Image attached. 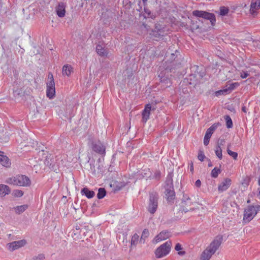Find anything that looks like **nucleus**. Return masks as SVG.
I'll return each mask as SVG.
<instances>
[{
	"instance_id": "f257e3e1",
	"label": "nucleus",
	"mask_w": 260,
	"mask_h": 260,
	"mask_svg": "<svg viewBox=\"0 0 260 260\" xmlns=\"http://www.w3.org/2000/svg\"><path fill=\"white\" fill-rule=\"evenodd\" d=\"M222 241V236L218 235L216 236L202 252L200 257L201 260H209L219 248Z\"/></svg>"
},
{
	"instance_id": "f03ea898",
	"label": "nucleus",
	"mask_w": 260,
	"mask_h": 260,
	"mask_svg": "<svg viewBox=\"0 0 260 260\" xmlns=\"http://www.w3.org/2000/svg\"><path fill=\"white\" fill-rule=\"evenodd\" d=\"M6 182L10 184L19 186H29L31 183L29 178L22 175L8 178Z\"/></svg>"
},
{
	"instance_id": "7ed1b4c3",
	"label": "nucleus",
	"mask_w": 260,
	"mask_h": 260,
	"mask_svg": "<svg viewBox=\"0 0 260 260\" xmlns=\"http://www.w3.org/2000/svg\"><path fill=\"white\" fill-rule=\"evenodd\" d=\"M172 246V242L167 241L160 245L155 251V255L156 258H160L167 255L170 252Z\"/></svg>"
},
{
	"instance_id": "20e7f679",
	"label": "nucleus",
	"mask_w": 260,
	"mask_h": 260,
	"mask_svg": "<svg viewBox=\"0 0 260 260\" xmlns=\"http://www.w3.org/2000/svg\"><path fill=\"white\" fill-rule=\"evenodd\" d=\"M260 206H254L253 205H249L244 210L243 214V221L249 222L257 214Z\"/></svg>"
},
{
	"instance_id": "39448f33",
	"label": "nucleus",
	"mask_w": 260,
	"mask_h": 260,
	"mask_svg": "<svg viewBox=\"0 0 260 260\" xmlns=\"http://www.w3.org/2000/svg\"><path fill=\"white\" fill-rule=\"evenodd\" d=\"M158 195L156 192H152L149 194L147 209L149 213L154 214L158 207Z\"/></svg>"
},
{
	"instance_id": "423d86ee",
	"label": "nucleus",
	"mask_w": 260,
	"mask_h": 260,
	"mask_svg": "<svg viewBox=\"0 0 260 260\" xmlns=\"http://www.w3.org/2000/svg\"><path fill=\"white\" fill-rule=\"evenodd\" d=\"M192 15L197 17L203 18L210 20L211 25L214 26L216 22V18L214 14L204 11L195 10L192 12Z\"/></svg>"
},
{
	"instance_id": "0eeeda50",
	"label": "nucleus",
	"mask_w": 260,
	"mask_h": 260,
	"mask_svg": "<svg viewBox=\"0 0 260 260\" xmlns=\"http://www.w3.org/2000/svg\"><path fill=\"white\" fill-rule=\"evenodd\" d=\"M44 164L46 166L54 172H57L58 170V165L56 164V158L52 154H49L46 156L44 160Z\"/></svg>"
},
{
	"instance_id": "6e6552de",
	"label": "nucleus",
	"mask_w": 260,
	"mask_h": 260,
	"mask_svg": "<svg viewBox=\"0 0 260 260\" xmlns=\"http://www.w3.org/2000/svg\"><path fill=\"white\" fill-rule=\"evenodd\" d=\"M177 56L172 53L170 57V61H166V64L165 66L166 70H169L171 71L173 69L179 68L180 66V62L178 61V59H176Z\"/></svg>"
},
{
	"instance_id": "1a4fd4ad",
	"label": "nucleus",
	"mask_w": 260,
	"mask_h": 260,
	"mask_svg": "<svg viewBox=\"0 0 260 260\" xmlns=\"http://www.w3.org/2000/svg\"><path fill=\"white\" fill-rule=\"evenodd\" d=\"M88 144L95 152L101 154L105 153V148L100 141L94 142L92 139H89Z\"/></svg>"
},
{
	"instance_id": "9d476101",
	"label": "nucleus",
	"mask_w": 260,
	"mask_h": 260,
	"mask_svg": "<svg viewBox=\"0 0 260 260\" xmlns=\"http://www.w3.org/2000/svg\"><path fill=\"white\" fill-rule=\"evenodd\" d=\"M26 243V241L23 239L9 243L7 244V247L10 251L12 252L24 246Z\"/></svg>"
},
{
	"instance_id": "9b49d317",
	"label": "nucleus",
	"mask_w": 260,
	"mask_h": 260,
	"mask_svg": "<svg viewBox=\"0 0 260 260\" xmlns=\"http://www.w3.org/2000/svg\"><path fill=\"white\" fill-rule=\"evenodd\" d=\"M217 126L218 124L214 123L207 129L204 138V144L205 145L207 146L209 144L210 138Z\"/></svg>"
},
{
	"instance_id": "f8f14e48",
	"label": "nucleus",
	"mask_w": 260,
	"mask_h": 260,
	"mask_svg": "<svg viewBox=\"0 0 260 260\" xmlns=\"http://www.w3.org/2000/svg\"><path fill=\"white\" fill-rule=\"evenodd\" d=\"M165 195L167 197V200L169 201H171L174 199L175 193L174 190V187L172 182L170 184H167L165 186Z\"/></svg>"
},
{
	"instance_id": "ddd939ff",
	"label": "nucleus",
	"mask_w": 260,
	"mask_h": 260,
	"mask_svg": "<svg viewBox=\"0 0 260 260\" xmlns=\"http://www.w3.org/2000/svg\"><path fill=\"white\" fill-rule=\"evenodd\" d=\"M232 180L229 178H224L218 185V190L219 192L226 190L231 185Z\"/></svg>"
},
{
	"instance_id": "4468645a",
	"label": "nucleus",
	"mask_w": 260,
	"mask_h": 260,
	"mask_svg": "<svg viewBox=\"0 0 260 260\" xmlns=\"http://www.w3.org/2000/svg\"><path fill=\"white\" fill-rule=\"evenodd\" d=\"M55 83L51 82H47L46 95L50 99H53L55 95Z\"/></svg>"
},
{
	"instance_id": "2eb2a0df",
	"label": "nucleus",
	"mask_w": 260,
	"mask_h": 260,
	"mask_svg": "<svg viewBox=\"0 0 260 260\" xmlns=\"http://www.w3.org/2000/svg\"><path fill=\"white\" fill-rule=\"evenodd\" d=\"M171 236L170 232L168 231H163L159 234L156 236L153 239V241L157 243L160 241L165 240Z\"/></svg>"
},
{
	"instance_id": "dca6fc26",
	"label": "nucleus",
	"mask_w": 260,
	"mask_h": 260,
	"mask_svg": "<svg viewBox=\"0 0 260 260\" xmlns=\"http://www.w3.org/2000/svg\"><path fill=\"white\" fill-rule=\"evenodd\" d=\"M152 110L151 104H147L145 105V108L142 112V121L146 122L149 118L150 111Z\"/></svg>"
},
{
	"instance_id": "f3484780",
	"label": "nucleus",
	"mask_w": 260,
	"mask_h": 260,
	"mask_svg": "<svg viewBox=\"0 0 260 260\" xmlns=\"http://www.w3.org/2000/svg\"><path fill=\"white\" fill-rule=\"evenodd\" d=\"M158 77L159 78L160 81L162 84V86L164 88L170 87L171 85L170 79L167 77L163 75L162 73H160Z\"/></svg>"
},
{
	"instance_id": "a211bd4d",
	"label": "nucleus",
	"mask_w": 260,
	"mask_h": 260,
	"mask_svg": "<svg viewBox=\"0 0 260 260\" xmlns=\"http://www.w3.org/2000/svg\"><path fill=\"white\" fill-rule=\"evenodd\" d=\"M0 164L6 168L10 167L11 165L10 159L2 152H0Z\"/></svg>"
},
{
	"instance_id": "6ab92c4d",
	"label": "nucleus",
	"mask_w": 260,
	"mask_h": 260,
	"mask_svg": "<svg viewBox=\"0 0 260 260\" xmlns=\"http://www.w3.org/2000/svg\"><path fill=\"white\" fill-rule=\"evenodd\" d=\"M65 5L63 3H59L56 8V12L59 17H63L66 14Z\"/></svg>"
},
{
	"instance_id": "aec40b11",
	"label": "nucleus",
	"mask_w": 260,
	"mask_h": 260,
	"mask_svg": "<svg viewBox=\"0 0 260 260\" xmlns=\"http://www.w3.org/2000/svg\"><path fill=\"white\" fill-rule=\"evenodd\" d=\"M150 35L153 39L157 40L166 35V33H164L161 30L158 31V29L155 28V29L152 30Z\"/></svg>"
},
{
	"instance_id": "412c9836",
	"label": "nucleus",
	"mask_w": 260,
	"mask_h": 260,
	"mask_svg": "<svg viewBox=\"0 0 260 260\" xmlns=\"http://www.w3.org/2000/svg\"><path fill=\"white\" fill-rule=\"evenodd\" d=\"M81 193L82 195H85L87 198H92L95 193L93 191L89 190L87 187H84L81 190Z\"/></svg>"
},
{
	"instance_id": "4be33fe9",
	"label": "nucleus",
	"mask_w": 260,
	"mask_h": 260,
	"mask_svg": "<svg viewBox=\"0 0 260 260\" xmlns=\"http://www.w3.org/2000/svg\"><path fill=\"white\" fill-rule=\"evenodd\" d=\"M96 51L101 56H106L108 54L107 50L102 45L98 44L96 46Z\"/></svg>"
},
{
	"instance_id": "5701e85b",
	"label": "nucleus",
	"mask_w": 260,
	"mask_h": 260,
	"mask_svg": "<svg viewBox=\"0 0 260 260\" xmlns=\"http://www.w3.org/2000/svg\"><path fill=\"white\" fill-rule=\"evenodd\" d=\"M10 187L4 184H0V197H4L10 193Z\"/></svg>"
},
{
	"instance_id": "b1692460",
	"label": "nucleus",
	"mask_w": 260,
	"mask_h": 260,
	"mask_svg": "<svg viewBox=\"0 0 260 260\" xmlns=\"http://www.w3.org/2000/svg\"><path fill=\"white\" fill-rule=\"evenodd\" d=\"M260 8V0H253L250 5V11L253 13Z\"/></svg>"
},
{
	"instance_id": "393cba45",
	"label": "nucleus",
	"mask_w": 260,
	"mask_h": 260,
	"mask_svg": "<svg viewBox=\"0 0 260 260\" xmlns=\"http://www.w3.org/2000/svg\"><path fill=\"white\" fill-rule=\"evenodd\" d=\"M72 72L73 68L70 65H64L62 68L63 75H67V76H69Z\"/></svg>"
},
{
	"instance_id": "a878e982",
	"label": "nucleus",
	"mask_w": 260,
	"mask_h": 260,
	"mask_svg": "<svg viewBox=\"0 0 260 260\" xmlns=\"http://www.w3.org/2000/svg\"><path fill=\"white\" fill-rule=\"evenodd\" d=\"M239 85V83L235 82L233 83H230L229 85H226L227 88L223 89V91L225 93L230 92L233 90H234L236 87Z\"/></svg>"
},
{
	"instance_id": "bb28decb",
	"label": "nucleus",
	"mask_w": 260,
	"mask_h": 260,
	"mask_svg": "<svg viewBox=\"0 0 260 260\" xmlns=\"http://www.w3.org/2000/svg\"><path fill=\"white\" fill-rule=\"evenodd\" d=\"M229 12V9L228 7L222 6L220 7L219 11L218 13L220 16H224L227 15Z\"/></svg>"
},
{
	"instance_id": "cd10ccee",
	"label": "nucleus",
	"mask_w": 260,
	"mask_h": 260,
	"mask_svg": "<svg viewBox=\"0 0 260 260\" xmlns=\"http://www.w3.org/2000/svg\"><path fill=\"white\" fill-rule=\"evenodd\" d=\"M106 194V191L104 188H100L98 189L97 198L99 199H102L105 197Z\"/></svg>"
},
{
	"instance_id": "c85d7f7f",
	"label": "nucleus",
	"mask_w": 260,
	"mask_h": 260,
	"mask_svg": "<svg viewBox=\"0 0 260 260\" xmlns=\"http://www.w3.org/2000/svg\"><path fill=\"white\" fill-rule=\"evenodd\" d=\"M149 235V232L148 230L147 229H144L143 230L142 235H141V239L140 241V242L144 243L145 242V239L148 238Z\"/></svg>"
},
{
	"instance_id": "c756f323",
	"label": "nucleus",
	"mask_w": 260,
	"mask_h": 260,
	"mask_svg": "<svg viewBox=\"0 0 260 260\" xmlns=\"http://www.w3.org/2000/svg\"><path fill=\"white\" fill-rule=\"evenodd\" d=\"M182 249V247L180 243H177L175 247V250L176 251H178V254L179 255H184L185 254L186 252L185 251H181Z\"/></svg>"
},
{
	"instance_id": "7c9ffc66",
	"label": "nucleus",
	"mask_w": 260,
	"mask_h": 260,
	"mask_svg": "<svg viewBox=\"0 0 260 260\" xmlns=\"http://www.w3.org/2000/svg\"><path fill=\"white\" fill-rule=\"evenodd\" d=\"M220 169L215 167L211 171V176L212 177L216 178L218 177V175L221 173Z\"/></svg>"
},
{
	"instance_id": "2f4dec72",
	"label": "nucleus",
	"mask_w": 260,
	"mask_h": 260,
	"mask_svg": "<svg viewBox=\"0 0 260 260\" xmlns=\"http://www.w3.org/2000/svg\"><path fill=\"white\" fill-rule=\"evenodd\" d=\"M224 119L226 121V127L228 128H232L233 127V122L230 116L229 115H225Z\"/></svg>"
},
{
	"instance_id": "473e14b6",
	"label": "nucleus",
	"mask_w": 260,
	"mask_h": 260,
	"mask_svg": "<svg viewBox=\"0 0 260 260\" xmlns=\"http://www.w3.org/2000/svg\"><path fill=\"white\" fill-rule=\"evenodd\" d=\"M215 154L220 159L222 158V149L219 143L218 144V146L216 148Z\"/></svg>"
},
{
	"instance_id": "72a5a7b5",
	"label": "nucleus",
	"mask_w": 260,
	"mask_h": 260,
	"mask_svg": "<svg viewBox=\"0 0 260 260\" xmlns=\"http://www.w3.org/2000/svg\"><path fill=\"white\" fill-rule=\"evenodd\" d=\"M230 145H228L227 149V152L229 155L232 157L235 160H236L238 157V153L236 152L232 151L229 149Z\"/></svg>"
},
{
	"instance_id": "f704fd0d",
	"label": "nucleus",
	"mask_w": 260,
	"mask_h": 260,
	"mask_svg": "<svg viewBox=\"0 0 260 260\" xmlns=\"http://www.w3.org/2000/svg\"><path fill=\"white\" fill-rule=\"evenodd\" d=\"M27 208V206L25 205L17 206L16 208V212L17 213L20 214L24 212Z\"/></svg>"
},
{
	"instance_id": "c9c22d12",
	"label": "nucleus",
	"mask_w": 260,
	"mask_h": 260,
	"mask_svg": "<svg viewBox=\"0 0 260 260\" xmlns=\"http://www.w3.org/2000/svg\"><path fill=\"white\" fill-rule=\"evenodd\" d=\"M139 236L138 234H135L132 237L131 244L136 245L138 244Z\"/></svg>"
},
{
	"instance_id": "e433bc0d",
	"label": "nucleus",
	"mask_w": 260,
	"mask_h": 260,
	"mask_svg": "<svg viewBox=\"0 0 260 260\" xmlns=\"http://www.w3.org/2000/svg\"><path fill=\"white\" fill-rule=\"evenodd\" d=\"M13 194L16 197H21L23 194V192L21 190L16 189L13 191Z\"/></svg>"
},
{
	"instance_id": "4c0bfd02",
	"label": "nucleus",
	"mask_w": 260,
	"mask_h": 260,
	"mask_svg": "<svg viewBox=\"0 0 260 260\" xmlns=\"http://www.w3.org/2000/svg\"><path fill=\"white\" fill-rule=\"evenodd\" d=\"M198 157L200 160L203 161L205 157L204 152L202 151H200L198 153Z\"/></svg>"
},
{
	"instance_id": "58836bf2",
	"label": "nucleus",
	"mask_w": 260,
	"mask_h": 260,
	"mask_svg": "<svg viewBox=\"0 0 260 260\" xmlns=\"http://www.w3.org/2000/svg\"><path fill=\"white\" fill-rule=\"evenodd\" d=\"M155 29H158V31L161 30V31L164 32V33H166V35L167 34L168 30H167L164 27H162L160 25H156Z\"/></svg>"
},
{
	"instance_id": "ea45409f",
	"label": "nucleus",
	"mask_w": 260,
	"mask_h": 260,
	"mask_svg": "<svg viewBox=\"0 0 260 260\" xmlns=\"http://www.w3.org/2000/svg\"><path fill=\"white\" fill-rule=\"evenodd\" d=\"M35 260H44L45 259V255L44 254H39L38 255L33 257Z\"/></svg>"
},
{
	"instance_id": "a19ab883",
	"label": "nucleus",
	"mask_w": 260,
	"mask_h": 260,
	"mask_svg": "<svg viewBox=\"0 0 260 260\" xmlns=\"http://www.w3.org/2000/svg\"><path fill=\"white\" fill-rule=\"evenodd\" d=\"M48 79L49 80L48 82H53V83H55L54 81L53 76L52 73H49L48 76Z\"/></svg>"
},
{
	"instance_id": "79ce46f5",
	"label": "nucleus",
	"mask_w": 260,
	"mask_h": 260,
	"mask_svg": "<svg viewBox=\"0 0 260 260\" xmlns=\"http://www.w3.org/2000/svg\"><path fill=\"white\" fill-rule=\"evenodd\" d=\"M248 76H249V74L247 72H243L242 73H241L240 77L242 79H245V78H247Z\"/></svg>"
},
{
	"instance_id": "37998d69",
	"label": "nucleus",
	"mask_w": 260,
	"mask_h": 260,
	"mask_svg": "<svg viewBox=\"0 0 260 260\" xmlns=\"http://www.w3.org/2000/svg\"><path fill=\"white\" fill-rule=\"evenodd\" d=\"M195 185L198 187H200L201 186V181L200 179L197 180L195 182Z\"/></svg>"
},
{
	"instance_id": "c03bdc74",
	"label": "nucleus",
	"mask_w": 260,
	"mask_h": 260,
	"mask_svg": "<svg viewBox=\"0 0 260 260\" xmlns=\"http://www.w3.org/2000/svg\"><path fill=\"white\" fill-rule=\"evenodd\" d=\"M189 168H190V172H191L192 173H193V162L191 161L190 162V163L189 164Z\"/></svg>"
},
{
	"instance_id": "a18cd8bd",
	"label": "nucleus",
	"mask_w": 260,
	"mask_h": 260,
	"mask_svg": "<svg viewBox=\"0 0 260 260\" xmlns=\"http://www.w3.org/2000/svg\"><path fill=\"white\" fill-rule=\"evenodd\" d=\"M220 93H225L223 91V90H219V91H217L216 92V95L217 96H218V95H219L220 94Z\"/></svg>"
},
{
	"instance_id": "49530a36",
	"label": "nucleus",
	"mask_w": 260,
	"mask_h": 260,
	"mask_svg": "<svg viewBox=\"0 0 260 260\" xmlns=\"http://www.w3.org/2000/svg\"><path fill=\"white\" fill-rule=\"evenodd\" d=\"M242 111L244 113H246V108L245 106H244L242 107Z\"/></svg>"
},
{
	"instance_id": "de8ad7c7",
	"label": "nucleus",
	"mask_w": 260,
	"mask_h": 260,
	"mask_svg": "<svg viewBox=\"0 0 260 260\" xmlns=\"http://www.w3.org/2000/svg\"><path fill=\"white\" fill-rule=\"evenodd\" d=\"M144 5H146L147 4V0H142Z\"/></svg>"
},
{
	"instance_id": "09e8293b",
	"label": "nucleus",
	"mask_w": 260,
	"mask_h": 260,
	"mask_svg": "<svg viewBox=\"0 0 260 260\" xmlns=\"http://www.w3.org/2000/svg\"><path fill=\"white\" fill-rule=\"evenodd\" d=\"M208 167H212V162H210L208 164Z\"/></svg>"
},
{
	"instance_id": "8fccbe9b",
	"label": "nucleus",
	"mask_w": 260,
	"mask_h": 260,
	"mask_svg": "<svg viewBox=\"0 0 260 260\" xmlns=\"http://www.w3.org/2000/svg\"><path fill=\"white\" fill-rule=\"evenodd\" d=\"M258 185L260 186V176L259 177L258 179Z\"/></svg>"
},
{
	"instance_id": "3c124183",
	"label": "nucleus",
	"mask_w": 260,
	"mask_h": 260,
	"mask_svg": "<svg viewBox=\"0 0 260 260\" xmlns=\"http://www.w3.org/2000/svg\"><path fill=\"white\" fill-rule=\"evenodd\" d=\"M247 203H250V200H248L247 201Z\"/></svg>"
},
{
	"instance_id": "603ef678",
	"label": "nucleus",
	"mask_w": 260,
	"mask_h": 260,
	"mask_svg": "<svg viewBox=\"0 0 260 260\" xmlns=\"http://www.w3.org/2000/svg\"><path fill=\"white\" fill-rule=\"evenodd\" d=\"M8 236L9 237H10L11 236V234H9V235H8Z\"/></svg>"
},
{
	"instance_id": "864d4df0",
	"label": "nucleus",
	"mask_w": 260,
	"mask_h": 260,
	"mask_svg": "<svg viewBox=\"0 0 260 260\" xmlns=\"http://www.w3.org/2000/svg\"><path fill=\"white\" fill-rule=\"evenodd\" d=\"M185 198H187V199H189V198H187V197H185Z\"/></svg>"
},
{
	"instance_id": "5fc2aeb1",
	"label": "nucleus",
	"mask_w": 260,
	"mask_h": 260,
	"mask_svg": "<svg viewBox=\"0 0 260 260\" xmlns=\"http://www.w3.org/2000/svg\"><path fill=\"white\" fill-rule=\"evenodd\" d=\"M185 198H187V199H189V198H187V197H185Z\"/></svg>"
},
{
	"instance_id": "6e6d98bb",
	"label": "nucleus",
	"mask_w": 260,
	"mask_h": 260,
	"mask_svg": "<svg viewBox=\"0 0 260 260\" xmlns=\"http://www.w3.org/2000/svg\"><path fill=\"white\" fill-rule=\"evenodd\" d=\"M259 193H260V191H259Z\"/></svg>"
}]
</instances>
